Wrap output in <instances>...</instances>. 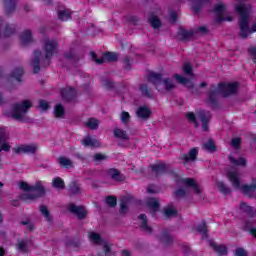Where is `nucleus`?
<instances>
[{
    "mask_svg": "<svg viewBox=\"0 0 256 256\" xmlns=\"http://www.w3.org/2000/svg\"><path fill=\"white\" fill-rule=\"evenodd\" d=\"M108 175H109V177L114 179V181H121V174L116 169H110L108 171Z\"/></svg>",
    "mask_w": 256,
    "mask_h": 256,
    "instance_id": "nucleus-38",
    "label": "nucleus"
},
{
    "mask_svg": "<svg viewBox=\"0 0 256 256\" xmlns=\"http://www.w3.org/2000/svg\"><path fill=\"white\" fill-rule=\"evenodd\" d=\"M68 211L77 215L79 219H83L87 215V210L83 206H76L75 204H69Z\"/></svg>",
    "mask_w": 256,
    "mask_h": 256,
    "instance_id": "nucleus-15",
    "label": "nucleus"
},
{
    "mask_svg": "<svg viewBox=\"0 0 256 256\" xmlns=\"http://www.w3.org/2000/svg\"><path fill=\"white\" fill-rule=\"evenodd\" d=\"M106 203L109 207H115V205H117V199L113 196H109L106 198Z\"/></svg>",
    "mask_w": 256,
    "mask_h": 256,
    "instance_id": "nucleus-49",
    "label": "nucleus"
},
{
    "mask_svg": "<svg viewBox=\"0 0 256 256\" xmlns=\"http://www.w3.org/2000/svg\"><path fill=\"white\" fill-rule=\"evenodd\" d=\"M19 189L25 191L26 194L23 196L26 200H33L41 195H45V182L38 181L35 185H31L27 182H19Z\"/></svg>",
    "mask_w": 256,
    "mask_h": 256,
    "instance_id": "nucleus-4",
    "label": "nucleus"
},
{
    "mask_svg": "<svg viewBox=\"0 0 256 256\" xmlns=\"http://www.w3.org/2000/svg\"><path fill=\"white\" fill-rule=\"evenodd\" d=\"M39 107L43 111H47V109H49V103H47V101H45V100H40L39 101Z\"/></svg>",
    "mask_w": 256,
    "mask_h": 256,
    "instance_id": "nucleus-51",
    "label": "nucleus"
},
{
    "mask_svg": "<svg viewBox=\"0 0 256 256\" xmlns=\"http://www.w3.org/2000/svg\"><path fill=\"white\" fill-rule=\"evenodd\" d=\"M198 31H199V33H206L207 28L205 26H202V27L198 28Z\"/></svg>",
    "mask_w": 256,
    "mask_h": 256,
    "instance_id": "nucleus-61",
    "label": "nucleus"
},
{
    "mask_svg": "<svg viewBox=\"0 0 256 256\" xmlns=\"http://www.w3.org/2000/svg\"><path fill=\"white\" fill-rule=\"evenodd\" d=\"M216 187L220 191V193H223V195H228L229 188L225 185V183L221 181H216Z\"/></svg>",
    "mask_w": 256,
    "mask_h": 256,
    "instance_id": "nucleus-35",
    "label": "nucleus"
},
{
    "mask_svg": "<svg viewBox=\"0 0 256 256\" xmlns=\"http://www.w3.org/2000/svg\"><path fill=\"white\" fill-rule=\"evenodd\" d=\"M3 255H5V250L2 247H0V256H3Z\"/></svg>",
    "mask_w": 256,
    "mask_h": 256,
    "instance_id": "nucleus-63",
    "label": "nucleus"
},
{
    "mask_svg": "<svg viewBox=\"0 0 256 256\" xmlns=\"http://www.w3.org/2000/svg\"><path fill=\"white\" fill-rule=\"evenodd\" d=\"M22 225H27V227H28V229L30 230V231H33V229H35V225H33V223H31V222H25V221H23L22 222Z\"/></svg>",
    "mask_w": 256,
    "mask_h": 256,
    "instance_id": "nucleus-58",
    "label": "nucleus"
},
{
    "mask_svg": "<svg viewBox=\"0 0 256 256\" xmlns=\"http://www.w3.org/2000/svg\"><path fill=\"white\" fill-rule=\"evenodd\" d=\"M138 221H139L140 227H141V229H143V231H145L146 233H151V227H149L147 225V216L146 215L141 214L138 217Z\"/></svg>",
    "mask_w": 256,
    "mask_h": 256,
    "instance_id": "nucleus-24",
    "label": "nucleus"
},
{
    "mask_svg": "<svg viewBox=\"0 0 256 256\" xmlns=\"http://www.w3.org/2000/svg\"><path fill=\"white\" fill-rule=\"evenodd\" d=\"M136 115L138 119H149L151 117V109L147 106H141L137 109Z\"/></svg>",
    "mask_w": 256,
    "mask_h": 256,
    "instance_id": "nucleus-17",
    "label": "nucleus"
},
{
    "mask_svg": "<svg viewBox=\"0 0 256 256\" xmlns=\"http://www.w3.org/2000/svg\"><path fill=\"white\" fill-rule=\"evenodd\" d=\"M196 229L202 234V237H207V224L205 222H202Z\"/></svg>",
    "mask_w": 256,
    "mask_h": 256,
    "instance_id": "nucleus-43",
    "label": "nucleus"
},
{
    "mask_svg": "<svg viewBox=\"0 0 256 256\" xmlns=\"http://www.w3.org/2000/svg\"><path fill=\"white\" fill-rule=\"evenodd\" d=\"M58 19H60V21H69L71 19V11L60 10L58 12Z\"/></svg>",
    "mask_w": 256,
    "mask_h": 256,
    "instance_id": "nucleus-30",
    "label": "nucleus"
},
{
    "mask_svg": "<svg viewBox=\"0 0 256 256\" xmlns=\"http://www.w3.org/2000/svg\"><path fill=\"white\" fill-rule=\"evenodd\" d=\"M70 191H71V193H79V185L77 184V182L71 183Z\"/></svg>",
    "mask_w": 256,
    "mask_h": 256,
    "instance_id": "nucleus-50",
    "label": "nucleus"
},
{
    "mask_svg": "<svg viewBox=\"0 0 256 256\" xmlns=\"http://www.w3.org/2000/svg\"><path fill=\"white\" fill-rule=\"evenodd\" d=\"M236 256H247V251L243 248H237L235 252Z\"/></svg>",
    "mask_w": 256,
    "mask_h": 256,
    "instance_id": "nucleus-54",
    "label": "nucleus"
},
{
    "mask_svg": "<svg viewBox=\"0 0 256 256\" xmlns=\"http://www.w3.org/2000/svg\"><path fill=\"white\" fill-rule=\"evenodd\" d=\"M244 1L245 0H237L239 4L236 5V11L240 15V19H239L240 36H242L245 39L249 37V35L256 33V18L252 23V26L249 27V22L251 21V18L249 17V14L251 13V5L249 4L245 5L243 3Z\"/></svg>",
    "mask_w": 256,
    "mask_h": 256,
    "instance_id": "nucleus-1",
    "label": "nucleus"
},
{
    "mask_svg": "<svg viewBox=\"0 0 256 256\" xmlns=\"http://www.w3.org/2000/svg\"><path fill=\"white\" fill-rule=\"evenodd\" d=\"M31 241L29 240H22L17 244V249L21 251L22 253H27L29 249L31 248Z\"/></svg>",
    "mask_w": 256,
    "mask_h": 256,
    "instance_id": "nucleus-23",
    "label": "nucleus"
},
{
    "mask_svg": "<svg viewBox=\"0 0 256 256\" xmlns=\"http://www.w3.org/2000/svg\"><path fill=\"white\" fill-rule=\"evenodd\" d=\"M122 256H131V252L129 250H124Z\"/></svg>",
    "mask_w": 256,
    "mask_h": 256,
    "instance_id": "nucleus-62",
    "label": "nucleus"
},
{
    "mask_svg": "<svg viewBox=\"0 0 256 256\" xmlns=\"http://www.w3.org/2000/svg\"><path fill=\"white\" fill-rule=\"evenodd\" d=\"M89 239L91 243H94L95 245H101L103 247L104 253L106 255L111 251V248L109 247V243L107 241L101 239V236L95 232H90L89 233Z\"/></svg>",
    "mask_w": 256,
    "mask_h": 256,
    "instance_id": "nucleus-12",
    "label": "nucleus"
},
{
    "mask_svg": "<svg viewBox=\"0 0 256 256\" xmlns=\"http://www.w3.org/2000/svg\"><path fill=\"white\" fill-rule=\"evenodd\" d=\"M198 117L202 123L203 131H208L209 127L207 126V123H209V119H211V114L207 111H200Z\"/></svg>",
    "mask_w": 256,
    "mask_h": 256,
    "instance_id": "nucleus-16",
    "label": "nucleus"
},
{
    "mask_svg": "<svg viewBox=\"0 0 256 256\" xmlns=\"http://www.w3.org/2000/svg\"><path fill=\"white\" fill-rule=\"evenodd\" d=\"M249 52L251 53V55L253 56V61L254 63H256V48H250Z\"/></svg>",
    "mask_w": 256,
    "mask_h": 256,
    "instance_id": "nucleus-59",
    "label": "nucleus"
},
{
    "mask_svg": "<svg viewBox=\"0 0 256 256\" xmlns=\"http://www.w3.org/2000/svg\"><path fill=\"white\" fill-rule=\"evenodd\" d=\"M82 143L85 147H101V143L91 136L84 138Z\"/></svg>",
    "mask_w": 256,
    "mask_h": 256,
    "instance_id": "nucleus-19",
    "label": "nucleus"
},
{
    "mask_svg": "<svg viewBox=\"0 0 256 256\" xmlns=\"http://www.w3.org/2000/svg\"><path fill=\"white\" fill-rule=\"evenodd\" d=\"M113 133L114 137H116L117 139H121L122 141H128L129 139V135L127 134V132L121 128H115Z\"/></svg>",
    "mask_w": 256,
    "mask_h": 256,
    "instance_id": "nucleus-21",
    "label": "nucleus"
},
{
    "mask_svg": "<svg viewBox=\"0 0 256 256\" xmlns=\"http://www.w3.org/2000/svg\"><path fill=\"white\" fill-rule=\"evenodd\" d=\"M90 55L93 61H95V63H97L98 65H101L103 63H111L112 61H117V59H119V55L113 52H107L103 54L101 58H97V54H95V52H91Z\"/></svg>",
    "mask_w": 256,
    "mask_h": 256,
    "instance_id": "nucleus-11",
    "label": "nucleus"
},
{
    "mask_svg": "<svg viewBox=\"0 0 256 256\" xmlns=\"http://www.w3.org/2000/svg\"><path fill=\"white\" fill-rule=\"evenodd\" d=\"M40 213L44 217L45 221L51 222V213L49 212V209L46 208V206H40Z\"/></svg>",
    "mask_w": 256,
    "mask_h": 256,
    "instance_id": "nucleus-33",
    "label": "nucleus"
},
{
    "mask_svg": "<svg viewBox=\"0 0 256 256\" xmlns=\"http://www.w3.org/2000/svg\"><path fill=\"white\" fill-rule=\"evenodd\" d=\"M33 41V36H31V31L26 30L20 36V43L22 45H29Z\"/></svg>",
    "mask_w": 256,
    "mask_h": 256,
    "instance_id": "nucleus-20",
    "label": "nucleus"
},
{
    "mask_svg": "<svg viewBox=\"0 0 256 256\" xmlns=\"http://www.w3.org/2000/svg\"><path fill=\"white\" fill-rule=\"evenodd\" d=\"M37 145L35 144H23L14 148L15 153H27L31 155L37 153Z\"/></svg>",
    "mask_w": 256,
    "mask_h": 256,
    "instance_id": "nucleus-13",
    "label": "nucleus"
},
{
    "mask_svg": "<svg viewBox=\"0 0 256 256\" xmlns=\"http://www.w3.org/2000/svg\"><path fill=\"white\" fill-rule=\"evenodd\" d=\"M148 79L149 81H151V83H154L158 91H163V89L169 91L170 89H173V87H175V83H173L171 79H163L160 74H157L155 72H150Z\"/></svg>",
    "mask_w": 256,
    "mask_h": 256,
    "instance_id": "nucleus-7",
    "label": "nucleus"
},
{
    "mask_svg": "<svg viewBox=\"0 0 256 256\" xmlns=\"http://www.w3.org/2000/svg\"><path fill=\"white\" fill-rule=\"evenodd\" d=\"M168 169V166L165 163H159L152 166L153 173L156 175H161V173H165Z\"/></svg>",
    "mask_w": 256,
    "mask_h": 256,
    "instance_id": "nucleus-25",
    "label": "nucleus"
},
{
    "mask_svg": "<svg viewBox=\"0 0 256 256\" xmlns=\"http://www.w3.org/2000/svg\"><path fill=\"white\" fill-rule=\"evenodd\" d=\"M140 91H142V94H143V95H146V97H149V96H150V95H149V91L147 90V86L142 85V86L140 87Z\"/></svg>",
    "mask_w": 256,
    "mask_h": 256,
    "instance_id": "nucleus-57",
    "label": "nucleus"
},
{
    "mask_svg": "<svg viewBox=\"0 0 256 256\" xmlns=\"http://www.w3.org/2000/svg\"><path fill=\"white\" fill-rule=\"evenodd\" d=\"M182 71L184 72V75H189V77H193V68L188 62L184 63Z\"/></svg>",
    "mask_w": 256,
    "mask_h": 256,
    "instance_id": "nucleus-41",
    "label": "nucleus"
},
{
    "mask_svg": "<svg viewBox=\"0 0 256 256\" xmlns=\"http://www.w3.org/2000/svg\"><path fill=\"white\" fill-rule=\"evenodd\" d=\"M9 149H11V145L7 142V131L5 128L0 127V152L9 151Z\"/></svg>",
    "mask_w": 256,
    "mask_h": 256,
    "instance_id": "nucleus-14",
    "label": "nucleus"
},
{
    "mask_svg": "<svg viewBox=\"0 0 256 256\" xmlns=\"http://www.w3.org/2000/svg\"><path fill=\"white\" fill-rule=\"evenodd\" d=\"M22 75H23V68H18L13 72L12 77H14L16 81H21Z\"/></svg>",
    "mask_w": 256,
    "mask_h": 256,
    "instance_id": "nucleus-47",
    "label": "nucleus"
},
{
    "mask_svg": "<svg viewBox=\"0 0 256 256\" xmlns=\"http://www.w3.org/2000/svg\"><path fill=\"white\" fill-rule=\"evenodd\" d=\"M205 0H193L192 1V7H194L195 11H197V7H200V5H203Z\"/></svg>",
    "mask_w": 256,
    "mask_h": 256,
    "instance_id": "nucleus-53",
    "label": "nucleus"
},
{
    "mask_svg": "<svg viewBox=\"0 0 256 256\" xmlns=\"http://www.w3.org/2000/svg\"><path fill=\"white\" fill-rule=\"evenodd\" d=\"M241 145V139L240 138H233L231 141V147L234 149V151L231 152L229 155V161L232 163V165H236L239 167H245L247 165V160L241 156V153H239V146Z\"/></svg>",
    "mask_w": 256,
    "mask_h": 256,
    "instance_id": "nucleus-6",
    "label": "nucleus"
},
{
    "mask_svg": "<svg viewBox=\"0 0 256 256\" xmlns=\"http://www.w3.org/2000/svg\"><path fill=\"white\" fill-rule=\"evenodd\" d=\"M62 99L65 101H71L75 97V89L73 88H64L61 90Z\"/></svg>",
    "mask_w": 256,
    "mask_h": 256,
    "instance_id": "nucleus-18",
    "label": "nucleus"
},
{
    "mask_svg": "<svg viewBox=\"0 0 256 256\" xmlns=\"http://www.w3.org/2000/svg\"><path fill=\"white\" fill-rule=\"evenodd\" d=\"M210 247H212L218 255H227V247L223 245H218L214 241H210Z\"/></svg>",
    "mask_w": 256,
    "mask_h": 256,
    "instance_id": "nucleus-22",
    "label": "nucleus"
},
{
    "mask_svg": "<svg viewBox=\"0 0 256 256\" xmlns=\"http://www.w3.org/2000/svg\"><path fill=\"white\" fill-rule=\"evenodd\" d=\"M54 115L55 117H62L65 115V109L61 106V104L55 106Z\"/></svg>",
    "mask_w": 256,
    "mask_h": 256,
    "instance_id": "nucleus-42",
    "label": "nucleus"
},
{
    "mask_svg": "<svg viewBox=\"0 0 256 256\" xmlns=\"http://www.w3.org/2000/svg\"><path fill=\"white\" fill-rule=\"evenodd\" d=\"M129 117H130V115L128 114V112H122L121 121L123 123H128L129 122Z\"/></svg>",
    "mask_w": 256,
    "mask_h": 256,
    "instance_id": "nucleus-55",
    "label": "nucleus"
},
{
    "mask_svg": "<svg viewBox=\"0 0 256 256\" xmlns=\"http://www.w3.org/2000/svg\"><path fill=\"white\" fill-rule=\"evenodd\" d=\"M163 215L166 218L175 217V215H177V210L173 207V205H168L163 209Z\"/></svg>",
    "mask_w": 256,
    "mask_h": 256,
    "instance_id": "nucleus-27",
    "label": "nucleus"
},
{
    "mask_svg": "<svg viewBox=\"0 0 256 256\" xmlns=\"http://www.w3.org/2000/svg\"><path fill=\"white\" fill-rule=\"evenodd\" d=\"M59 164L61 165V167H65V169H71V167H73V162L65 157L59 158Z\"/></svg>",
    "mask_w": 256,
    "mask_h": 256,
    "instance_id": "nucleus-36",
    "label": "nucleus"
},
{
    "mask_svg": "<svg viewBox=\"0 0 256 256\" xmlns=\"http://www.w3.org/2000/svg\"><path fill=\"white\" fill-rule=\"evenodd\" d=\"M148 207L154 212L159 211V201L155 198H150L148 200Z\"/></svg>",
    "mask_w": 256,
    "mask_h": 256,
    "instance_id": "nucleus-34",
    "label": "nucleus"
},
{
    "mask_svg": "<svg viewBox=\"0 0 256 256\" xmlns=\"http://www.w3.org/2000/svg\"><path fill=\"white\" fill-rule=\"evenodd\" d=\"M16 4L17 0H4V5L7 13H11V11H14Z\"/></svg>",
    "mask_w": 256,
    "mask_h": 256,
    "instance_id": "nucleus-31",
    "label": "nucleus"
},
{
    "mask_svg": "<svg viewBox=\"0 0 256 256\" xmlns=\"http://www.w3.org/2000/svg\"><path fill=\"white\" fill-rule=\"evenodd\" d=\"M125 65H129V57H126L124 60Z\"/></svg>",
    "mask_w": 256,
    "mask_h": 256,
    "instance_id": "nucleus-64",
    "label": "nucleus"
},
{
    "mask_svg": "<svg viewBox=\"0 0 256 256\" xmlns=\"http://www.w3.org/2000/svg\"><path fill=\"white\" fill-rule=\"evenodd\" d=\"M170 19L172 21V23H175L176 19H177V14L176 12H171L170 13Z\"/></svg>",
    "mask_w": 256,
    "mask_h": 256,
    "instance_id": "nucleus-60",
    "label": "nucleus"
},
{
    "mask_svg": "<svg viewBox=\"0 0 256 256\" xmlns=\"http://www.w3.org/2000/svg\"><path fill=\"white\" fill-rule=\"evenodd\" d=\"M238 88L239 84L237 82L221 83L217 87L212 86L210 89L209 100L213 103L219 95H222V97H229V95L237 93Z\"/></svg>",
    "mask_w": 256,
    "mask_h": 256,
    "instance_id": "nucleus-5",
    "label": "nucleus"
},
{
    "mask_svg": "<svg viewBox=\"0 0 256 256\" xmlns=\"http://www.w3.org/2000/svg\"><path fill=\"white\" fill-rule=\"evenodd\" d=\"M105 160H107V155L105 154L98 153L94 155V161H96L97 163H101V161Z\"/></svg>",
    "mask_w": 256,
    "mask_h": 256,
    "instance_id": "nucleus-48",
    "label": "nucleus"
},
{
    "mask_svg": "<svg viewBox=\"0 0 256 256\" xmlns=\"http://www.w3.org/2000/svg\"><path fill=\"white\" fill-rule=\"evenodd\" d=\"M186 118L190 123H193V125H195V127L198 126L197 124V116H195V114L193 112H188L186 114Z\"/></svg>",
    "mask_w": 256,
    "mask_h": 256,
    "instance_id": "nucleus-44",
    "label": "nucleus"
},
{
    "mask_svg": "<svg viewBox=\"0 0 256 256\" xmlns=\"http://www.w3.org/2000/svg\"><path fill=\"white\" fill-rule=\"evenodd\" d=\"M197 153H199V151L196 148H193L188 154H185L183 156L184 165H187L189 161H193L197 157Z\"/></svg>",
    "mask_w": 256,
    "mask_h": 256,
    "instance_id": "nucleus-26",
    "label": "nucleus"
},
{
    "mask_svg": "<svg viewBox=\"0 0 256 256\" xmlns=\"http://www.w3.org/2000/svg\"><path fill=\"white\" fill-rule=\"evenodd\" d=\"M227 178L230 183H232V187L237 189V191H242L248 197H253V193H255L256 189V178L253 180L252 185H241V179L239 178V171L237 168H232L227 172Z\"/></svg>",
    "mask_w": 256,
    "mask_h": 256,
    "instance_id": "nucleus-2",
    "label": "nucleus"
},
{
    "mask_svg": "<svg viewBox=\"0 0 256 256\" xmlns=\"http://www.w3.org/2000/svg\"><path fill=\"white\" fill-rule=\"evenodd\" d=\"M127 207H129V202H121L120 204V213H127Z\"/></svg>",
    "mask_w": 256,
    "mask_h": 256,
    "instance_id": "nucleus-52",
    "label": "nucleus"
},
{
    "mask_svg": "<svg viewBox=\"0 0 256 256\" xmlns=\"http://www.w3.org/2000/svg\"><path fill=\"white\" fill-rule=\"evenodd\" d=\"M240 209L243 211V213H247V215H249L250 217L256 215V209L247 205L246 203H241Z\"/></svg>",
    "mask_w": 256,
    "mask_h": 256,
    "instance_id": "nucleus-28",
    "label": "nucleus"
},
{
    "mask_svg": "<svg viewBox=\"0 0 256 256\" xmlns=\"http://www.w3.org/2000/svg\"><path fill=\"white\" fill-rule=\"evenodd\" d=\"M149 23L154 29H159L161 27V21L155 15L150 16Z\"/></svg>",
    "mask_w": 256,
    "mask_h": 256,
    "instance_id": "nucleus-32",
    "label": "nucleus"
},
{
    "mask_svg": "<svg viewBox=\"0 0 256 256\" xmlns=\"http://www.w3.org/2000/svg\"><path fill=\"white\" fill-rule=\"evenodd\" d=\"M176 183H178V185H184V187H185L182 189H178L175 192L176 197H183V195H185V191L187 190V187H190V189H193L194 193H196L197 195H201V190L199 188V185H197V183L195 182V180L193 178L177 177Z\"/></svg>",
    "mask_w": 256,
    "mask_h": 256,
    "instance_id": "nucleus-8",
    "label": "nucleus"
},
{
    "mask_svg": "<svg viewBox=\"0 0 256 256\" xmlns=\"http://www.w3.org/2000/svg\"><path fill=\"white\" fill-rule=\"evenodd\" d=\"M32 103L29 100H24L22 103H18L13 107V110L7 114L8 117H12L16 121H23L25 113L32 107Z\"/></svg>",
    "mask_w": 256,
    "mask_h": 256,
    "instance_id": "nucleus-9",
    "label": "nucleus"
},
{
    "mask_svg": "<svg viewBox=\"0 0 256 256\" xmlns=\"http://www.w3.org/2000/svg\"><path fill=\"white\" fill-rule=\"evenodd\" d=\"M204 149L210 152L215 151V142H213L212 140H209L204 144Z\"/></svg>",
    "mask_w": 256,
    "mask_h": 256,
    "instance_id": "nucleus-45",
    "label": "nucleus"
},
{
    "mask_svg": "<svg viewBox=\"0 0 256 256\" xmlns=\"http://www.w3.org/2000/svg\"><path fill=\"white\" fill-rule=\"evenodd\" d=\"M160 241L164 243V245H169V243L172 241L171 234L167 232L162 233L160 236Z\"/></svg>",
    "mask_w": 256,
    "mask_h": 256,
    "instance_id": "nucleus-40",
    "label": "nucleus"
},
{
    "mask_svg": "<svg viewBox=\"0 0 256 256\" xmlns=\"http://www.w3.org/2000/svg\"><path fill=\"white\" fill-rule=\"evenodd\" d=\"M148 193H159V187L150 185L147 189Z\"/></svg>",
    "mask_w": 256,
    "mask_h": 256,
    "instance_id": "nucleus-56",
    "label": "nucleus"
},
{
    "mask_svg": "<svg viewBox=\"0 0 256 256\" xmlns=\"http://www.w3.org/2000/svg\"><path fill=\"white\" fill-rule=\"evenodd\" d=\"M180 35L182 36V38L184 40H187V39H191L193 37V32L181 29Z\"/></svg>",
    "mask_w": 256,
    "mask_h": 256,
    "instance_id": "nucleus-46",
    "label": "nucleus"
},
{
    "mask_svg": "<svg viewBox=\"0 0 256 256\" xmlns=\"http://www.w3.org/2000/svg\"><path fill=\"white\" fill-rule=\"evenodd\" d=\"M174 79L180 83L181 85H185L186 87H193V84L191 83V81L179 74H176L174 76Z\"/></svg>",
    "mask_w": 256,
    "mask_h": 256,
    "instance_id": "nucleus-29",
    "label": "nucleus"
},
{
    "mask_svg": "<svg viewBox=\"0 0 256 256\" xmlns=\"http://www.w3.org/2000/svg\"><path fill=\"white\" fill-rule=\"evenodd\" d=\"M55 51H57V42L55 40H45L44 52H34V59L32 61L34 73H39V62L43 61V59H51L55 55Z\"/></svg>",
    "mask_w": 256,
    "mask_h": 256,
    "instance_id": "nucleus-3",
    "label": "nucleus"
},
{
    "mask_svg": "<svg viewBox=\"0 0 256 256\" xmlns=\"http://www.w3.org/2000/svg\"><path fill=\"white\" fill-rule=\"evenodd\" d=\"M52 185L55 189H63L65 187V182L60 177H56L53 179Z\"/></svg>",
    "mask_w": 256,
    "mask_h": 256,
    "instance_id": "nucleus-37",
    "label": "nucleus"
},
{
    "mask_svg": "<svg viewBox=\"0 0 256 256\" xmlns=\"http://www.w3.org/2000/svg\"><path fill=\"white\" fill-rule=\"evenodd\" d=\"M215 22L223 23V21H233V16L227 12V7L222 2L216 4L214 8Z\"/></svg>",
    "mask_w": 256,
    "mask_h": 256,
    "instance_id": "nucleus-10",
    "label": "nucleus"
},
{
    "mask_svg": "<svg viewBox=\"0 0 256 256\" xmlns=\"http://www.w3.org/2000/svg\"><path fill=\"white\" fill-rule=\"evenodd\" d=\"M86 126H88L89 129H97L99 127V120L95 118H90L86 122Z\"/></svg>",
    "mask_w": 256,
    "mask_h": 256,
    "instance_id": "nucleus-39",
    "label": "nucleus"
}]
</instances>
